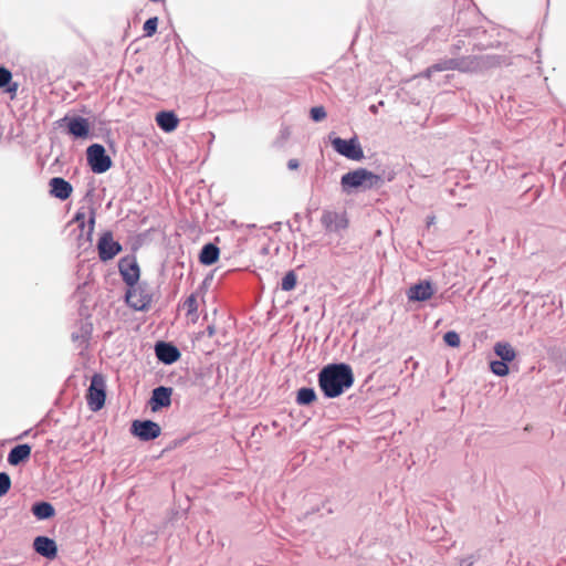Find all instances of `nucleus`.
<instances>
[{
	"mask_svg": "<svg viewBox=\"0 0 566 566\" xmlns=\"http://www.w3.org/2000/svg\"><path fill=\"white\" fill-rule=\"evenodd\" d=\"M31 513L38 521H46L55 516L54 506L48 501H36L31 506Z\"/></svg>",
	"mask_w": 566,
	"mask_h": 566,
	"instance_id": "23",
	"label": "nucleus"
},
{
	"mask_svg": "<svg viewBox=\"0 0 566 566\" xmlns=\"http://www.w3.org/2000/svg\"><path fill=\"white\" fill-rule=\"evenodd\" d=\"M130 433L140 441L148 442L158 438L161 433L160 426L150 419L133 420Z\"/></svg>",
	"mask_w": 566,
	"mask_h": 566,
	"instance_id": "9",
	"label": "nucleus"
},
{
	"mask_svg": "<svg viewBox=\"0 0 566 566\" xmlns=\"http://www.w3.org/2000/svg\"><path fill=\"white\" fill-rule=\"evenodd\" d=\"M491 371L500 377H504L510 373L509 363L503 360H492L490 363Z\"/></svg>",
	"mask_w": 566,
	"mask_h": 566,
	"instance_id": "29",
	"label": "nucleus"
},
{
	"mask_svg": "<svg viewBox=\"0 0 566 566\" xmlns=\"http://www.w3.org/2000/svg\"><path fill=\"white\" fill-rule=\"evenodd\" d=\"M86 160L94 174L101 175L111 169L113 161L102 144H92L86 149Z\"/></svg>",
	"mask_w": 566,
	"mask_h": 566,
	"instance_id": "7",
	"label": "nucleus"
},
{
	"mask_svg": "<svg viewBox=\"0 0 566 566\" xmlns=\"http://www.w3.org/2000/svg\"><path fill=\"white\" fill-rule=\"evenodd\" d=\"M158 17H151L144 22L143 31L147 38L153 36L157 32Z\"/></svg>",
	"mask_w": 566,
	"mask_h": 566,
	"instance_id": "30",
	"label": "nucleus"
},
{
	"mask_svg": "<svg viewBox=\"0 0 566 566\" xmlns=\"http://www.w3.org/2000/svg\"><path fill=\"white\" fill-rule=\"evenodd\" d=\"M318 387L325 398L342 396L355 381L353 368L347 363H332L324 366L317 375Z\"/></svg>",
	"mask_w": 566,
	"mask_h": 566,
	"instance_id": "1",
	"label": "nucleus"
},
{
	"mask_svg": "<svg viewBox=\"0 0 566 566\" xmlns=\"http://www.w3.org/2000/svg\"><path fill=\"white\" fill-rule=\"evenodd\" d=\"M300 167V161L295 158H292L287 161V168L290 170H296Z\"/></svg>",
	"mask_w": 566,
	"mask_h": 566,
	"instance_id": "36",
	"label": "nucleus"
},
{
	"mask_svg": "<svg viewBox=\"0 0 566 566\" xmlns=\"http://www.w3.org/2000/svg\"><path fill=\"white\" fill-rule=\"evenodd\" d=\"M123 250L122 244L114 240L113 232L104 231L97 241V253L102 262L113 260Z\"/></svg>",
	"mask_w": 566,
	"mask_h": 566,
	"instance_id": "10",
	"label": "nucleus"
},
{
	"mask_svg": "<svg viewBox=\"0 0 566 566\" xmlns=\"http://www.w3.org/2000/svg\"><path fill=\"white\" fill-rule=\"evenodd\" d=\"M157 126L165 133L174 132L179 124V118L174 111H160L155 117Z\"/></svg>",
	"mask_w": 566,
	"mask_h": 566,
	"instance_id": "20",
	"label": "nucleus"
},
{
	"mask_svg": "<svg viewBox=\"0 0 566 566\" xmlns=\"http://www.w3.org/2000/svg\"><path fill=\"white\" fill-rule=\"evenodd\" d=\"M155 354L157 359L165 365H172L179 360L181 353L172 343L158 340L155 344Z\"/></svg>",
	"mask_w": 566,
	"mask_h": 566,
	"instance_id": "14",
	"label": "nucleus"
},
{
	"mask_svg": "<svg viewBox=\"0 0 566 566\" xmlns=\"http://www.w3.org/2000/svg\"><path fill=\"white\" fill-rule=\"evenodd\" d=\"M462 43L463 42L461 40H459L457 44H453L451 52L454 54L458 50L461 49Z\"/></svg>",
	"mask_w": 566,
	"mask_h": 566,
	"instance_id": "39",
	"label": "nucleus"
},
{
	"mask_svg": "<svg viewBox=\"0 0 566 566\" xmlns=\"http://www.w3.org/2000/svg\"><path fill=\"white\" fill-rule=\"evenodd\" d=\"M505 57L496 54L468 55L454 57V71L461 73H480L500 66Z\"/></svg>",
	"mask_w": 566,
	"mask_h": 566,
	"instance_id": "3",
	"label": "nucleus"
},
{
	"mask_svg": "<svg viewBox=\"0 0 566 566\" xmlns=\"http://www.w3.org/2000/svg\"><path fill=\"white\" fill-rule=\"evenodd\" d=\"M316 399L317 395L313 387H301L296 392L295 401L298 406H310Z\"/></svg>",
	"mask_w": 566,
	"mask_h": 566,
	"instance_id": "26",
	"label": "nucleus"
},
{
	"mask_svg": "<svg viewBox=\"0 0 566 566\" xmlns=\"http://www.w3.org/2000/svg\"><path fill=\"white\" fill-rule=\"evenodd\" d=\"M443 342L449 347H459L461 343L460 335L455 331H448L443 335Z\"/></svg>",
	"mask_w": 566,
	"mask_h": 566,
	"instance_id": "31",
	"label": "nucleus"
},
{
	"mask_svg": "<svg viewBox=\"0 0 566 566\" xmlns=\"http://www.w3.org/2000/svg\"><path fill=\"white\" fill-rule=\"evenodd\" d=\"M220 249L217 244L208 242L203 244L199 253V262L202 265L210 266L218 262Z\"/></svg>",
	"mask_w": 566,
	"mask_h": 566,
	"instance_id": "21",
	"label": "nucleus"
},
{
	"mask_svg": "<svg viewBox=\"0 0 566 566\" xmlns=\"http://www.w3.org/2000/svg\"><path fill=\"white\" fill-rule=\"evenodd\" d=\"M93 332V325L88 321H80L76 331L72 332L71 338L74 343H78V346L86 347L88 339Z\"/></svg>",
	"mask_w": 566,
	"mask_h": 566,
	"instance_id": "22",
	"label": "nucleus"
},
{
	"mask_svg": "<svg viewBox=\"0 0 566 566\" xmlns=\"http://www.w3.org/2000/svg\"><path fill=\"white\" fill-rule=\"evenodd\" d=\"M33 549L46 559H54L57 556L56 542L45 535H39L33 539Z\"/></svg>",
	"mask_w": 566,
	"mask_h": 566,
	"instance_id": "17",
	"label": "nucleus"
},
{
	"mask_svg": "<svg viewBox=\"0 0 566 566\" xmlns=\"http://www.w3.org/2000/svg\"><path fill=\"white\" fill-rule=\"evenodd\" d=\"M290 134H291V133H290V129H289V127H286V126L282 127V128H281V130H280V136H281V138H282L283 140L287 139V138H289V136H290Z\"/></svg>",
	"mask_w": 566,
	"mask_h": 566,
	"instance_id": "37",
	"label": "nucleus"
},
{
	"mask_svg": "<svg viewBox=\"0 0 566 566\" xmlns=\"http://www.w3.org/2000/svg\"><path fill=\"white\" fill-rule=\"evenodd\" d=\"M118 270L122 280L127 286H134L138 283L140 269L135 256H124L119 259Z\"/></svg>",
	"mask_w": 566,
	"mask_h": 566,
	"instance_id": "11",
	"label": "nucleus"
},
{
	"mask_svg": "<svg viewBox=\"0 0 566 566\" xmlns=\"http://www.w3.org/2000/svg\"><path fill=\"white\" fill-rule=\"evenodd\" d=\"M11 489V478L7 472H0V497L4 496Z\"/></svg>",
	"mask_w": 566,
	"mask_h": 566,
	"instance_id": "33",
	"label": "nucleus"
},
{
	"mask_svg": "<svg viewBox=\"0 0 566 566\" xmlns=\"http://www.w3.org/2000/svg\"><path fill=\"white\" fill-rule=\"evenodd\" d=\"M433 220H434V217H431V218L429 219V221H428V224H431V223L433 222Z\"/></svg>",
	"mask_w": 566,
	"mask_h": 566,
	"instance_id": "43",
	"label": "nucleus"
},
{
	"mask_svg": "<svg viewBox=\"0 0 566 566\" xmlns=\"http://www.w3.org/2000/svg\"><path fill=\"white\" fill-rule=\"evenodd\" d=\"M326 111L323 106H314L310 109V117L313 122L318 123L326 118Z\"/></svg>",
	"mask_w": 566,
	"mask_h": 566,
	"instance_id": "34",
	"label": "nucleus"
},
{
	"mask_svg": "<svg viewBox=\"0 0 566 566\" xmlns=\"http://www.w3.org/2000/svg\"><path fill=\"white\" fill-rule=\"evenodd\" d=\"M19 88V84L17 82H12V73L9 69L3 65H0V90L9 93L12 97L17 94Z\"/></svg>",
	"mask_w": 566,
	"mask_h": 566,
	"instance_id": "24",
	"label": "nucleus"
},
{
	"mask_svg": "<svg viewBox=\"0 0 566 566\" xmlns=\"http://www.w3.org/2000/svg\"><path fill=\"white\" fill-rule=\"evenodd\" d=\"M50 195L62 201L69 199L72 195L73 187L70 181L62 177H53L49 181Z\"/></svg>",
	"mask_w": 566,
	"mask_h": 566,
	"instance_id": "18",
	"label": "nucleus"
},
{
	"mask_svg": "<svg viewBox=\"0 0 566 566\" xmlns=\"http://www.w3.org/2000/svg\"><path fill=\"white\" fill-rule=\"evenodd\" d=\"M535 54H536V55H537V57H538L537 63H539V62H541V61H539V57H541V50H539L538 48L535 50Z\"/></svg>",
	"mask_w": 566,
	"mask_h": 566,
	"instance_id": "41",
	"label": "nucleus"
},
{
	"mask_svg": "<svg viewBox=\"0 0 566 566\" xmlns=\"http://www.w3.org/2000/svg\"><path fill=\"white\" fill-rule=\"evenodd\" d=\"M321 222L327 232H338L346 229L348 226V220L345 213H338L329 210H325L323 212Z\"/></svg>",
	"mask_w": 566,
	"mask_h": 566,
	"instance_id": "16",
	"label": "nucleus"
},
{
	"mask_svg": "<svg viewBox=\"0 0 566 566\" xmlns=\"http://www.w3.org/2000/svg\"><path fill=\"white\" fill-rule=\"evenodd\" d=\"M370 111H371L373 113H376V112H377V107H376L375 105H371V106H370Z\"/></svg>",
	"mask_w": 566,
	"mask_h": 566,
	"instance_id": "42",
	"label": "nucleus"
},
{
	"mask_svg": "<svg viewBox=\"0 0 566 566\" xmlns=\"http://www.w3.org/2000/svg\"><path fill=\"white\" fill-rule=\"evenodd\" d=\"M329 140L334 150L339 155L344 156L345 158L355 161H360L361 159H364V150L357 136H354L348 139H344L337 136H329Z\"/></svg>",
	"mask_w": 566,
	"mask_h": 566,
	"instance_id": "8",
	"label": "nucleus"
},
{
	"mask_svg": "<svg viewBox=\"0 0 566 566\" xmlns=\"http://www.w3.org/2000/svg\"><path fill=\"white\" fill-rule=\"evenodd\" d=\"M473 564H474L473 556L464 557V558L460 559V562H459V566H473Z\"/></svg>",
	"mask_w": 566,
	"mask_h": 566,
	"instance_id": "35",
	"label": "nucleus"
},
{
	"mask_svg": "<svg viewBox=\"0 0 566 566\" xmlns=\"http://www.w3.org/2000/svg\"><path fill=\"white\" fill-rule=\"evenodd\" d=\"M85 217H86V213L85 211L83 210V208H81L80 210H77L72 219V222H76L78 224V228L81 230V233L78 235V241H80V245L83 244V242H87L88 244L92 243V237H93V231H94V227H95V220H96V212L94 209H91L90 211V217H88V220H87V231L86 233H84V230H85V227H86V222H85Z\"/></svg>",
	"mask_w": 566,
	"mask_h": 566,
	"instance_id": "12",
	"label": "nucleus"
},
{
	"mask_svg": "<svg viewBox=\"0 0 566 566\" xmlns=\"http://www.w3.org/2000/svg\"><path fill=\"white\" fill-rule=\"evenodd\" d=\"M494 353L500 358L499 360H503L506 363H511L516 357V352L513 346L506 342H497L494 345Z\"/></svg>",
	"mask_w": 566,
	"mask_h": 566,
	"instance_id": "25",
	"label": "nucleus"
},
{
	"mask_svg": "<svg viewBox=\"0 0 566 566\" xmlns=\"http://www.w3.org/2000/svg\"><path fill=\"white\" fill-rule=\"evenodd\" d=\"M106 400V382L102 374H94L91 378L90 386L86 391V402L88 408L96 412L105 406Z\"/></svg>",
	"mask_w": 566,
	"mask_h": 566,
	"instance_id": "6",
	"label": "nucleus"
},
{
	"mask_svg": "<svg viewBox=\"0 0 566 566\" xmlns=\"http://www.w3.org/2000/svg\"><path fill=\"white\" fill-rule=\"evenodd\" d=\"M125 302L135 311H148L153 303V294L147 283L142 282L134 286H128L125 294Z\"/></svg>",
	"mask_w": 566,
	"mask_h": 566,
	"instance_id": "4",
	"label": "nucleus"
},
{
	"mask_svg": "<svg viewBox=\"0 0 566 566\" xmlns=\"http://www.w3.org/2000/svg\"><path fill=\"white\" fill-rule=\"evenodd\" d=\"M59 128H64L65 133L73 139H86L90 137L88 119L80 115L66 114L55 122Z\"/></svg>",
	"mask_w": 566,
	"mask_h": 566,
	"instance_id": "5",
	"label": "nucleus"
},
{
	"mask_svg": "<svg viewBox=\"0 0 566 566\" xmlns=\"http://www.w3.org/2000/svg\"><path fill=\"white\" fill-rule=\"evenodd\" d=\"M172 388L166 386H158L153 389L148 405L153 412H157L171 405Z\"/></svg>",
	"mask_w": 566,
	"mask_h": 566,
	"instance_id": "15",
	"label": "nucleus"
},
{
	"mask_svg": "<svg viewBox=\"0 0 566 566\" xmlns=\"http://www.w3.org/2000/svg\"><path fill=\"white\" fill-rule=\"evenodd\" d=\"M382 184L381 176L374 174L366 168H357L344 174L340 178L343 192L350 193L354 190H369L378 188Z\"/></svg>",
	"mask_w": 566,
	"mask_h": 566,
	"instance_id": "2",
	"label": "nucleus"
},
{
	"mask_svg": "<svg viewBox=\"0 0 566 566\" xmlns=\"http://www.w3.org/2000/svg\"><path fill=\"white\" fill-rule=\"evenodd\" d=\"M297 284V275L293 270L287 271L281 281V289L284 292H290L295 289Z\"/></svg>",
	"mask_w": 566,
	"mask_h": 566,
	"instance_id": "28",
	"label": "nucleus"
},
{
	"mask_svg": "<svg viewBox=\"0 0 566 566\" xmlns=\"http://www.w3.org/2000/svg\"><path fill=\"white\" fill-rule=\"evenodd\" d=\"M434 286L429 280H421L412 284L406 292L409 302H426L434 294Z\"/></svg>",
	"mask_w": 566,
	"mask_h": 566,
	"instance_id": "13",
	"label": "nucleus"
},
{
	"mask_svg": "<svg viewBox=\"0 0 566 566\" xmlns=\"http://www.w3.org/2000/svg\"><path fill=\"white\" fill-rule=\"evenodd\" d=\"M29 432H30V430H25L17 439H22V438L27 437L29 434Z\"/></svg>",
	"mask_w": 566,
	"mask_h": 566,
	"instance_id": "40",
	"label": "nucleus"
},
{
	"mask_svg": "<svg viewBox=\"0 0 566 566\" xmlns=\"http://www.w3.org/2000/svg\"><path fill=\"white\" fill-rule=\"evenodd\" d=\"M184 308L187 311V315H195L198 311L197 296L192 293L184 302Z\"/></svg>",
	"mask_w": 566,
	"mask_h": 566,
	"instance_id": "32",
	"label": "nucleus"
},
{
	"mask_svg": "<svg viewBox=\"0 0 566 566\" xmlns=\"http://www.w3.org/2000/svg\"><path fill=\"white\" fill-rule=\"evenodd\" d=\"M206 334L209 336V337H212L214 334H216V327L214 325H208L207 328H206Z\"/></svg>",
	"mask_w": 566,
	"mask_h": 566,
	"instance_id": "38",
	"label": "nucleus"
},
{
	"mask_svg": "<svg viewBox=\"0 0 566 566\" xmlns=\"http://www.w3.org/2000/svg\"><path fill=\"white\" fill-rule=\"evenodd\" d=\"M454 71V57L440 59L426 70V75L431 76L433 72Z\"/></svg>",
	"mask_w": 566,
	"mask_h": 566,
	"instance_id": "27",
	"label": "nucleus"
},
{
	"mask_svg": "<svg viewBox=\"0 0 566 566\" xmlns=\"http://www.w3.org/2000/svg\"><path fill=\"white\" fill-rule=\"evenodd\" d=\"M32 452V447L29 443L17 444L8 453V463L12 467H18L29 461Z\"/></svg>",
	"mask_w": 566,
	"mask_h": 566,
	"instance_id": "19",
	"label": "nucleus"
}]
</instances>
